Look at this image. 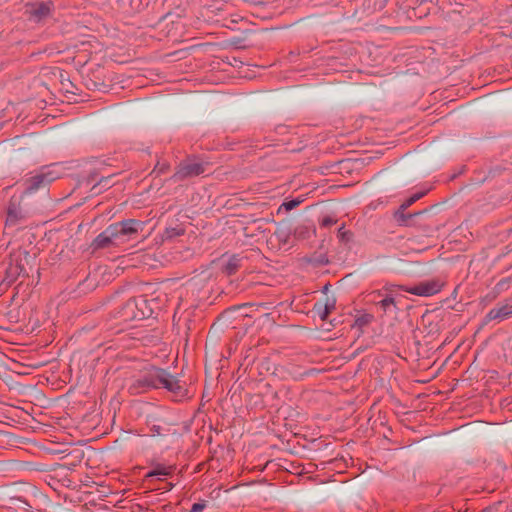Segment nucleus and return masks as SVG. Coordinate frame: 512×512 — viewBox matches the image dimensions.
Returning a JSON list of instances; mask_svg holds the SVG:
<instances>
[{
  "instance_id": "nucleus-1",
  "label": "nucleus",
  "mask_w": 512,
  "mask_h": 512,
  "mask_svg": "<svg viewBox=\"0 0 512 512\" xmlns=\"http://www.w3.org/2000/svg\"><path fill=\"white\" fill-rule=\"evenodd\" d=\"M147 386L158 388L164 387L172 394L174 400L179 401L187 395L185 385L174 375L164 369L153 368L146 379Z\"/></svg>"
},
{
  "instance_id": "nucleus-19",
  "label": "nucleus",
  "mask_w": 512,
  "mask_h": 512,
  "mask_svg": "<svg viewBox=\"0 0 512 512\" xmlns=\"http://www.w3.org/2000/svg\"><path fill=\"white\" fill-rule=\"evenodd\" d=\"M334 222H335V221H334L332 218H330V217H326V218H324V219L322 220V224H323L324 226H331V225H333V224H334Z\"/></svg>"
},
{
  "instance_id": "nucleus-15",
  "label": "nucleus",
  "mask_w": 512,
  "mask_h": 512,
  "mask_svg": "<svg viewBox=\"0 0 512 512\" xmlns=\"http://www.w3.org/2000/svg\"><path fill=\"white\" fill-rule=\"evenodd\" d=\"M302 201L299 199L290 200L287 202H284L282 206L285 207L286 210H292L296 208Z\"/></svg>"
},
{
  "instance_id": "nucleus-20",
  "label": "nucleus",
  "mask_w": 512,
  "mask_h": 512,
  "mask_svg": "<svg viewBox=\"0 0 512 512\" xmlns=\"http://www.w3.org/2000/svg\"><path fill=\"white\" fill-rule=\"evenodd\" d=\"M29 491H30V492H31V494H32L33 496H35V497H36V496H42V493H40V492L38 491V489H37V488H35V487H29Z\"/></svg>"
},
{
  "instance_id": "nucleus-3",
  "label": "nucleus",
  "mask_w": 512,
  "mask_h": 512,
  "mask_svg": "<svg viewBox=\"0 0 512 512\" xmlns=\"http://www.w3.org/2000/svg\"><path fill=\"white\" fill-rule=\"evenodd\" d=\"M30 213V209L28 208V203L26 199L22 196L13 197L8 210H7V225H15L19 220L23 219Z\"/></svg>"
},
{
  "instance_id": "nucleus-7",
  "label": "nucleus",
  "mask_w": 512,
  "mask_h": 512,
  "mask_svg": "<svg viewBox=\"0 0 512 512\" xmlns=\"http://www.w3.org/2000/svg\"><path fill=\"white\" fill-rule=\"evenodd\" d=\"M512 316V304L511 303H503L500 304L493 309H491L487 315V321H496L501 322L505 319H508Z\"/></svg>"
},
{
  "instance_id": "nucleus-12",
  "label": "nucleus",
  "mask_w": 512,
  "mask_h": 512,
  "mask_svg": "<svg viewBox=\"0 0 512 512\" xmlns=\"http://www.w3.org/2000/svg\"><path fill=\"white\" fill-rule=\"evenodd\" d=\"M171 469V467L158 465L152 471H150L147 476H168L171 473Z\"/></svg>"
},
{
  "instance_id": "nucleus-10",
  "label": "nucleus",
  "mask_w": 512,
  "mask_h": 512,
  "mask_svg": "<svg viewBox=\"0 0 512 512\" xmlns=\"http://www.w3.org/2000/svg\"><path fill=\"white\" fill-rule=\"evenodd\" d=\"M10 501L14 506H16L17 508H21L25 511H29L31 508V504L28 502V500L21 496L11 497Z\"/></svg>"
},
{
  "instance_id": "nucleus-13",
  "label": "nucleus",
  "mask_w": 512,
  "mask_h": 512,
  "mask_svg": "<svg viewBox=\"0 0 512 512\" xmlns=\"http://www.w3.org/2000/svg\"><path fill=\"white\" fill-rule=\"evenodd\" d=\"M238 265H239V260L236 257H232L229 259V261L225 265L224 270L228 275H230L234 271H236V269L238 268Z\"/></svg>"
},
{
  "instance_id": "nucleus-5",
  "label": "nucleus",
  "mask_w": 512,
  "mask_h": 512,
  "mask_svg": "<svg viewBox=\"0 0 512 512\" xmlns=\"http://www.w3.org/2000/svg\"><path fill=\"white\" fill-rule=\"evenodd\" d=\"M206 171L205 164L198 160H187L179 165L174 177L177 179H184L189 177L198 176Z\"/></svg>"
},
{
  "instance_id": "nucleus-11",
  "label": "nucleus",
  "mask_w": 512,
  "mask_h": 512,
  "mask_svg": "<svg viewBox=\"0 0 512 512\" xmlns=\"http://www.w3.org/2000/svg\"><path fill=\"white\" fill-rule=\"evenodd\" d=\"M334 307V301H332L331 303H329V301L327 300V302L325 303V305H319L317 306V312H318V315L319 317L322 319V320H325L327 318V316L329 315L331 309Z\"/></svg>"
},
{
  "instance_id": "nucleus-2",
  "label": "nucleus",
  "mask_w": 512,
  "mask_h": 512,
  "mask_svg": "<svg viewBox=\"0 0 512 512\" xmlns=\"http://www.w3.org/2000/svg\"><path fill=\"white\" fill-rule=\"evenodd\" d=\"M108 227L112 230V236L115 239L116 245H119L135 239V237L143 231L144 223L135 219H128L114 223Z\"/></svg>"
},
{
  "instance_id": "nucleus-16",
  "label": "nucleus",
  "mask_w": 512,
  "mask_h": 512,
  "mask_svg": "<svg viewBox=\"0 0 512 512\" xmlns=\"http://www.w3.org/2000/svg\"><path fill=\"white\" fill-rule=\"evenodd\" d=\"M380 304L384 310H387L391 305L394 304V299L392 297H386L380 301Z\"/></svg>"
},
{
  "instance_id": "nucleus-14",
  "label": "nucleus",
  "mask_w": 512,
  "mask_h": 512,
  "mask_svg": "<svg viewBox=\"0 0 512 512\" xmlns=\"http://www.w3.org/2000/svg\"><path fill=\"white\" fill-rule=\"evenodd\" d=\"M372 318H373L372 315L365 314V315L358 317L356 320V323L358 326L363 327V326L368 325L371 322Z\"/></svg>"
},
{
  "instance_id": "nucleus-18",
  "label": "nucleus",
  "mask_w": 512,
  "mask_h": 512,
  "mask_svg": "<svg viewBox=\"0 0 512 512\" xmlns=\"http://www.w3.org/2000/svg\"><path fill=\"white\" fill-rule=\"evenodd\" d=\"M421 198V194H415L411 198L407 200V202L403 205V207H408L409 205L413 204L415 201Z\"/></svg>"
},
{
  "instance_id": "nucleus-21",
  "label": "nucleus",
  "mask_w": 512,
  "mask_h": 512,
  "mask_svg": "<svg viewBox=\"0 0 512 512\" xmlns=\"http://www.w3.org/2000/svg\"><path fill=\"white\" fill-rule=\"evenodd\" d=\"M156 168L159 170V173H162L167 169V166L164 163L163 164L158 163Z\"/></svg>"
},
{
  "instance_id": "nucleus-4",
  "label": "nucleus",
  "mask_w": 512,
  "mask_h": 512,
  "mask_svg": "<svg viewBox=\"0 0 512 512\" xmlns=\"http://www.w3.org/2000/svg\"><path fill=\"white\" fill-rule=\"evenodd\" d=\"M443 284L439 280H427L416 285L406 287L405 291L421 297H430L440 292Z\"/></svg>"
},
{
  "instance_id": "nucleus-9",
  "label": "nucleus",
  "mask_w": 512,
  "mask_h": 512,
  "mask_svg": "<svg viewBox=\"0 0 512 512\" xmlns=\"http://www.w3.org/2000/svg\"><path fill=\"white\" fill-rule=\"evenodd\" d=\"M50 12L49 3H38L29 9V13L35 20L39 21L46 17Z\"/></svg>"
},
{
  "instance_id": "nucleus-8",
  "label": "nucleus",
  "mask_w": 512,
  "mask_h": 512,
  "mask_svg": "<svg viewBox=\"0 0 512 512\" xmlns=\"http://www.w3.org/2000/svg\"><path fill=\"white\" fill-rule=\"evenodd\" d=\"M112 230L107 227L102 233H100L93 241L92 247L94 249L106 248L110 245H116L115 239L112 236Z\"/></svg>"
},
{
  "instance_id": "nucleus-17",
  "label": "nucleus",
  "mask_w": 512,
  "mask_h": 512,
  "mask_svg": "<svg viewBox=\"0 0 512 512\" xmlns=\"http://www.w3.org/2000/svg\"><path fill=\"white\" fill-rule=\"evenodd\" d=\"M206 508V502H199L193 504L191 512H202Z\"/></svg>"
},
{
  "instance_id": "nucleus-6",
  "label": "nucleus",
  "mask_w": 512,
  "mask_h": 512,
  "mask_svg": "<svg viewBox=\"0 0 512 512\" xmlns=\"http://www.w3.org/2000/svg\"><path fill=\"white\" fill-rule=\"evenodd\" d=\"M53 180V178L49 177L46 174H38L26 182V188L25 191L22 194V197H24L26 200L27 198L32 195L34 192L38 190H43L45 192V189L47 185Z\"/></svg>"
}]
</instances>
